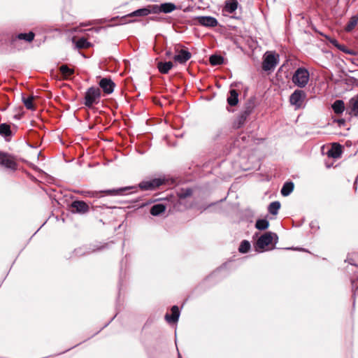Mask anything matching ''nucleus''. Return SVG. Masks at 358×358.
<instances>
[{
  "mask_svg": "<svg viewBox=\"0 0 358 358\" xmlns=\"http://www.w3.org/2000/svg\"><path fill=\"white\" fill-rule=\"evenodd\" d=\"M134 187H125L118 189H106L103 191H82L80 192V194L86 197H90V198H99L103 196V194L105 193L108 195H122L124 194L125 192L133 189Z\"/></svg>",
  "mask_w": 358,
  "mask_h": 358,
  "instance_id": "1",
  "label": "nucleus"
},
{
  "mask_svg": "<svg viewBox=\"0 0 358 358\" xmlns=\"http://www.w3.org/2000/svg\"><path fill=\"white\" fill-rule=\"evenodd\" d=\"M310 73L304 67L298 68L292 76V83L299 88L305 87L308 83Z\"/></svg>",
  "mask_w": 358,
  "mask_h": 358,
  "instance_id": "2",
  "label": "nucleus"
},
{
  "mask_svg": "<svg viewBox=\"0 0 358 358\" xmlns=\"http://www.w3.org/2000/svg\"><path fill=\"white\" fill-rule=\"evenodd\" d=\"M307 94L303 90H296L289 96V101L290 105L292 106L294 110H299L304 108L306 106Z\"/></svg>",
  "mask_w": 358,
  "mask_h": 358,
  "instance_id": "3",
  "label": "nucleus"
},
{
  "mask_svg": "<svg viewBox=\"0 0 358 358\" xmlns=\"http://www.w3.org/2000/svg\"><path fill=\"white\" fill-rule=\"evenodd\" d=\"M101 99V90L99 87H90L87 89L85 94L84 104L86 107L90 108L94 104L99 103Z\"/></svg>",
  "mask_w": 358,
  "mask_h": 358,
  "instance_id": "4",
  "label": "nucleus"
},
{
  "mask_svg": "<svg viewBox=\"0 0 358 358\" xmlns=\"http://www.w3.org/2000/svg\"><path fill=\"white\" fill-rule=\"evenodd\" d=\"M274 236L278 238L277 235L272 232H266L262 235L256 242V250H264L266 246L269 245L272 243Z\"/></svg>",
  "mask_w": 358,
  "mask_h": 358,
  "instance_id": "5",
  "label": "nucleus"
},
{
  "mask_svg": "<svg viewBox=\"0 0 358 358\" xmlns=\"http://www.w3.org/2000/svg\"><path fill=\"white\" fill-rule=\"evenodd\" d=\"M278 62V59L273 53H266L262 62V69L267 71L274 69Z\"/></svg>",
  "mask_w": 358,
  "mask_h": 358,
  "instance_id": "6",
  "label": "nucleus"
},
{
  "mask_svg": "<svg viewBox=\"0 0 358 358\" xmlns=\"http://www.w3.org/2000/svg\"><path fill=\"white\" fill-rule=\"evenodd\" d=\"M164 183L160 178H154L150 180H144L139 183L138 187L143 190H154Z\"/></svg>",
  "mask_w": 358,
  "mask_h": 358,
  "instance_id": "7",
  "label": "nucleus"
},
{
  "mask_svg": "<svg viewBox=\"0 0 358 358\" xmlns=\"http://www.w3.org/2000/svg\"><path fill=\"white\" fill-rule=\"evenodd\" d=\"M71 208L73 213L85 214L90 210L88 204L83 201L79 200L73 201L71 204Z\"/></svg>",
  "mask_w": 358,
  "mask_h": 358,
  "instance_id": "8",
  "label": "nucleus"
},
{
  "mask_svg": "<svg viewBox=\"0 0 358 358\" xmlns=\"http://www.w3.org/2000/svg\"><path fill=\"white\" fill-rule=\"evenodd\" d=\"M0 164L11 170H15L17 169V163L14 161L13 158L7 153L0 152Z\"/></svg>",
  "mask_w": 358,
  "mask_h": 358,
  "instance_id": "9",
  "label": "nucleus"
},
{
  "mask_svg": "<svg viewBox=\"0 0 358 358\" xmlns=\"http://www.w3.org/2000/svg\"><path fill=\"white\" fill-rule=\"evenodd\" d=\"M99 87L106 94H110L113 92L115 84L110 78H103L99 83Z\"/></svg>",
  "mask_w": 358,
  "mask_h": 358,
  "instance_id": "10",
  "label": "nucleus"
},
{
  "mask_svg": "<svg viewBox=\"0 0 358 358\" xmlns=\"http://www.w3.org/2000/svg\"><path fill=\"white\" fill-rule=\"evenodd\" d=\"M176 55L173 57V60L180 64H185L192 57L191 52L185 49L176 50Z\"/></svg>",
  "mask_w": 358,
  "mask_h": 358,
  "instance_id": "11",
  "label": "nucleus"
},
{
  "mask_svg": "<svg viewBox=\"0 0 358 358\" xmlns=\"http://www.w3.org/2000/svg\"><path fill=\"white\" fill-rule=\"evenodd\" d=\"M196 20L200 25L206 27H215L218 24L217 19L211 16H199Z\"/></svg>",
  "mask_w": 358,
  "mask_h": 358,
  "instance_id": "12",
  "label": "nucleus"
},
{
  "mask_svg": "<svg viewBox=\"0 0 358 358\" xmlns=\"http://www.w3.org/2000/svg\"><path fill=\"white\" fill-rule=\"evenodd\" d=\"M347 110L351 116L358 118V98L354 97L350 99Z\"/></svg>",
  "mask_w": 358,
  "mask_h": 358,
  "instance_id": "13",
  "label": "nucleus"
},
{
  "mask_svg": "<svg viewBox=\"0 0 358 358\" xmlns=\"http://www.w3.org/2000/svg\"><path fill=\"white\" fill-rule=\"evenodd\" d=\"M180 317V310L177 306H173L171 308V314H166L165 319L169 323H176L178 322Z\"/></svg>",
  "mask_w": 358,
  "mask_h": 358,
  "instance_id": "14",
  "label": "nucleus"
},
{
  "mask_svg": "<svg viewBox=\"0 0 358 358\" xmlns=\"http://www.w3.org/2000/svg\"><path fill=\"white\" fill-rule=\"evenodd\" d=\"M252 110L250 108H247L244 110L241 111L238 115L236 120L237 127H241L244 124L248 116L250 115Z\"/></svg>",
  "mask_w": 358,
  "mask_h": 358,
  "instance_id": "15",
  "label": "nucleus"
},
{
  "mask_svg": "<svg viewBox=\"0 0 358 358\" xmlns=\"http://www.w3.org/2000/svg\"><path fill=\"white\" fill-rule=\"evenodd\" d=\"M342 154V147L338 143H334L331 148L327 152L328 157L334 159H338Z\"/></svg>",
  "mask_w": 358,
  "mask_h": 358,
  "instance_id": "16",
  "label": "nucleus"
},
{
  "mask_svg": "<svg viewBox=\"0 0 358 358\" xmlns=\"http://www.w3.org/2000/svg\"><path fill=\"white\" fill-rule=\"evenodd\" d=\"M35 34L32 31L29 33H20L17 34L14 38L12 39V44L15 45L17 40H24L27 42H31L34 38Z\"/></svg>",
  "mask_w": 358,
  "mask_h": 358,
  "instance_id": "17",
  "label": "nucleus"
},
{
  "mask_svg": "<svg viewBox=\"0 0 358 358\" xmlns=\"http://www.w3.org/2000/svg\"><path fill=\"white\" fill-rule=\"evenodd\" d=\"M173 64L172 62H159L157 64V69L161 73L166 74L173 68Z\"/></svg>",
  "mask_w": 358,
  "mask_h": 358,
  "instance_id": "18",
  "label": "nucleus"
},
{
  "mask_svg": "<svg viewBox=\"0 0 358 358\" xmlns=\"http://www.w3.org/2000/svg\"><path fill=\"white\" fill-rule=\"evenodd\" d=\"M227 103L231 106H236L238 103V93L236 90H229V95L227 97Z\"/></svg>",
  "mask_w": 358,
  "mask_h": 358,
  "instance_id": "19",
  "label": "nucleus"
},
{
  "mask_svg": "<svg viewBox=\"0 0 358 358\" xmlns=\"http://www.w3.org/2000/svg\"><path fill=\"white\" fill-rule=\"evenodd\" d=\"M334 112L337 115L342 114L345 110V103L343 100H336L331 106Z\"/></svg>",
  "mask_w": 358,
  "mask_h": 358,
  "instance_id": "20",
  "label": "nucleus"
},
{
  "mask_svg": "<svg viewBox=\"0 0 358 358\" xmlns=\"http://www.w3.org/2000/svg\"><path fill=\"white\" fill-rule=\"evenodd\" d=\"M166 210V206L163 203H157L150 208V214L154 216L159 215Z\"/></svg>",
  "mask_w": 358,
  "mask_h": 358,
  "instance_id": "21",
  "label": "nucleus"
},
{
  "mask_svg": "<svg viewBox=\"0 0 358 358\" xmlns=\"http://www.w3.org/2000/svg\"><path fill=\"white\" fill-rule=\"evenodd\" d=\"M237 0H227L225 1L224 10L229 13H233L237 9Z\"/></svg>",
  "mask_w": 358,
  "mask_h": 358,
  "instance_id": "22",
  "label": "nucleus"
},
{
  "mask_svg": "<svg viewBox=\"0 0 358 358\" xmlns=\"http://www.w3.org/2000/svg\"><path fill=\"white\" fill-rule=\"evenodd\" d=\"M176 8V6L173 3H162L158 8V10L164 13H169L173 11Z\"/></svg>",
  "mask_w": 358,
  "mask_h": 358,
  "instance_id": "23",
  "label": "nucleus"
},
{
  "mask_svg": "<svg viewBox=\"0 0 358 358\" xmlns=\"http://www.w3.org/2000/svg\"><path fill=\"white\" fill-rule=\"evenodd\" d=\"M0 135L3 136L6 140L8 137H10L12 131L10 125L3 123L0 124Z\"/></svg>",
  "mask_w": 358,
  "mask_h": 358,
  "instance_id": "24",
  "label": "nucleus"
},
{
  "mask_svg": "<svg viewBox=\"0 0 358 358\" xmlns=\"http://www.w3.org/2000/svg\"><path fill=\"white\" fill-rule=\"evenodd\" d=\"M293 189L294 183L292 182H287L283 185L280 190V193L282 196H287L291 194Z\"/></svg>",
  "mask_w": 358,
  "mask_h": 358,
  "instance_id": "25",
  "label": "nucleus"
},
{
  "mask_svg": "<svg viewBox=\"0 0 358 358\" xmlns=\"http://www.w3.org/2000/svg\"><path fill=\"white\" fill-rule=\"evenodd\" d=\"M280 208V203L278 201L271 202L268 206V211L273 215H276Z\"/></svg>",
  "mask_w": 358,
  "mask_h": 358,
  "instance_id": "26",
  "label": "nucleus"
},
{
  "mask_svg": "<svg viewBox=\"0 0 358 358\" xmlns=\"http://www.w3.org/2000/svg\"><path fill=\"white\" fill-rule=\"evenodd\" d=\"M59 71L64 76V79H69V78L74 73V70L70 69L67 65H62L59 67Z\"/></svg>",
  "mask_w": 358,
  "mask_h": 358,
  "instance_id": "27",
  "label": "nucleus"
},
{
  "mask_svg": "<svg viewBox=\"0 0 358 358\" xmlns=\"http://www.w3.org/2000/svg\"><path fill=\"white\" fill-rule=\"evenodd\" d=\"M192 194V189L191 188H182L177 191V196L180 199L189 197Z\"/></svg>",
  "mask_w": 358,
  "mask_h": 358,
  "instance_id": "28",
  "label": "nucleus"
},
{
  "mask_svg": "<svg viewBox=\"0 0 358 358\" xmlns=\"http://www.w3.org/2000/svg\"><path fill=\"white\" fill-rule=\"evenodd\" d=\"M358 23V13L357 15L351 17L349 22L345 27L346 31H351Z\"/></svg>",
  "mask_w": 358,
  "mask_h": 358,
  "instance_id": "29",
  "label": "nucleus"
},
{
  "mask_svg": "<svg viewBox=\"0 0 358 358\" xmlns=\"http://www.w3.org/2000/svg\"><path fill=\"white\" fill-rule=\"evenodd\" d=\"M209 61L212 66L221 65L224 63V57L218 55H213L210 57Z\"/></svg>",
  "mask_w": 358,
  "mask_h": 358,
  "instance_id": "30",
  "label": "nucleus"
},
{
  "mask_svg": "<svg viewBox=\"0 0 358 358\" xmlns=\"http://www.w3.org/2000/svg\"><path fill=\"white\" fill-rule=\"evenodd\" d=\"M90 43L84 37L78 39L76 42V46L78 49L87 48L90 47Z\"/></svg>",
  "mask_w": 358,
  "mask_h": 358,
  "instance_id": "31",
  "label": "nucleus"
},
{
  "mask_svg": "<svg viewBox=\"0 0 358 358\" xmlns=\"http://www.w3.org/2000/svg\"><path fill=\"white\" fill-rule=\"evenodd\" d=\"M269 226V222L266 219H259L255 223V227L259 230H265Z\"/></svg>",
  "mask_w": 358,
  "mask_h": 358,
  "instance_id": "32",
  "label": "nucleus"
},
{
  "mask_svg": "<svg viewBox=\"0 0 358 358\" xmlns=\"http://www.w3.org/2000/svg\"><path fill=\"white\" fill-rule=\"evenodd\" d=\"M150 13L149 9L146 8H143L138 9L134 12H132L129 15L130 16H147Z\"/></svg>",
  "mask_w": 358,
  "mask_h": 358,
  "instance_id": "33",
  "label": "nucleus"
},
{
  "mask_svg": "<svg viewBox=\"0 0 358 358\" xmlns=\"http://www.w3.org/2000/svg\"><path fill=\"white\" fill-rule=\"evenodd\" d=\"M22 101H23V103H24L25 107L27 109L31 110H34L35 109L34 105L33 103V101H34V96H29L27 98H23Z\"/></svg>",
  "mask_w": 358,
  "mask_h": 358,
  "instance_id": "34",
  "label": "nucleus"
},
{
  "mask_svg": "<svg viewBox=\"0 0 358 358\" xmlns=\"http://www.w3.org/2000/svg\"><path fill=\"white\" fill-rule=\"evenodd\" d=\"M250 248V243L248 241L244 240L243 241L239 246L238 251L241 253H246L249 251Z\"/></svg>",
  "mask_w": 358,
  "mask_h": 358,
  "instance_id": "35",
  "label": "nucleus"
},
{
  "mask_svg": "<svg viewBox=\"0 0 358 358\" xmlns=\"http://www.w3.org/2000/svg\"><path fill=\"white\" fill-rule=\"evenodd\" d=\"M332 43H333L334 44H335V45L338 48V49H339V50H342L343 52H345V53H348V54H349V55H355L354 51H352V50H346V49L345 48V47H344V46L338 45L336 44V41H334V42H332Z\"/></svg>",
  "mask_w": 358,
  "mask_h": 358,
  "instance_id": "36",
  "label": "nucleus"
},
{
  "mask_svg": "<svg viewBox=\"0 0 358 358\" xmlns=\"http://www.w3.org/2000/svg\"><path fill=\"white\" fill-rule=\"evenodd\" d=\"M351 283L352 286L353 296H355L356 295H358V287H356L355 280H352Z\"/></svg>",
  "mask_w": 358,
  "mask_h": 358,
  "instance_id": "37",
  "label": "nucleus"
},
{
  "mask_svg": "<svg viewBox=\"0 0 358 358\" xmlns=\"http://www.w3.org/2000/svg\"><path fill=\"white\" fill-rule=\"evenodd\" d=\"M338 123L341 125V124H345V120L344 119H340V120H337Z\"/></svg>",
  "mask_w": 358,
  "mask_h": 358,
  "instance_id": "38",
  "label": "nucleus"
},
{
  "mask_svg": "<svg viewBox=\"0 0 358 358\" xmlns=\"http://www.w3.org/2000/svg\"><path fill=\"white\" fill-rule=\"evenodd\" d=\"M349 263L351 264V265H355L353 262H352L351 261L349 260Z\"/></svg>",
  "mask_w": 358,
  "mask_h": 358,
  "instance_id": "39",
  "label": "nucleus"
},
{
  "mask_svg": "<svg viewBox=\"0 0 358 358\" xmlns=\"http://www.w3.org/2000/svg\"><path fill=\"white\" fill-rule=\"evenodd\" d=\"M166 55H171V52H168L166 53Z\"/></svg>",
  "mask_w": 358,
  "mask_h": 358,
  "instance_id": "40",
  "label": "nucleus"
},
{
  "mask_svg": "<svg viewBox=\"0 0 358 358\" xmlns=\"http://www.w3.org/2000/svg\"><path fill=\"white\" fill-rule=\"evenodd\" d=\"M357 66H358V64H357Z\"/></svg>",
  "mask_w": 358,
  "mask_h": 358,
  "instance_id": "41",
  "label": "nucleus"
}]
</instances>
